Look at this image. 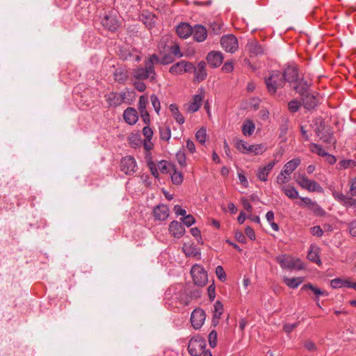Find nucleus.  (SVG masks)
<instances>
[{
    "mask_svg": "<svg viewBox=\"0 0 356 356\" xmlns=\"http://www.w3.org/2000/svg\"><path fill=\"white\" fill-rule=\"evenodd\" d=\"M205 339L199 336H195L191 339L188 346V350L191 356H212L211 351L205 350L206 348Z\"/></svg>",
    "mask_w": 356,
    "mask_h": 356,
    "instance_id": "nucleus-1",
    "label": "nucleus"
},
{
    "mask_svg": "<svg viewBox=\"0 0 356 356\" xmlns=\"http://www.w3.org/2000/svg\"><path fill=\"white\" fill-rule=\"evenodd\" d=\"M265 83L268 91L271 95H275L277 90L284 86L285 81L280 71H273L269 76L265 78Z\"/></svg>",
    "mask_w": 356,
    "mask_h": 356,
    "instance_id": "nucleus-2",
    "label": "nucleus"
},
{
    "mask_svg": "<svg viewBox=\"0 0 356 356\" xmlns=\"http://www.w3.org/2000/svg\"><path fill=\"white\" fill-rule=\"evenodd\" d=\"M275 260L283 269L302 270L305 268L300 259H295L286 254H280L276 257Z\"/></svg>",
    "mask_w": 356,
    "mask_h": 356,
    "instance_id": "nucleus-3",
    "label": "nucleus"
},
{
    "mask_svg": "<svg viewBox=\"0 0 356 356\" xmlns=\"http://www.w3.org/2000/svg\"><path fill=\"white\" fill-rule=\"evenodd\" d=\"M133 76L137 80H145L149 79L151 82L156 81L155 70L145 63V67H138L133 72Z\"/></svg>",
    "mask_w": 356,
    "mask_h": 356,
    "instance_id": "nucleus-4",
    "label": "nucleus"
},
{
    "mask_svg": "<svg viewBox=\"0 0 356 356\" xmlns=\"http://www.w3.org/2000/svg\"><path fill=\"white\" fill-rule=\"evenodd\" d=\"M191 274L195 285L203 286L207 283V273L200 265H194L191 268Z\"/></svg>",
    "mask_w": 356,
    "mask_h": 356,
    "instance_id": "nucleus-5",
    "label": "nucleus"
},
{
    "mask_svg": "<svg viewBox=\"0 0 356 356\" xmlns=\"http://www.w3.org/2000/svg\"><path fill=\"white\" fill-rule=\"evenodd\" d=\"M297 183L310 192L323 193V188L316 181L308 179L305 175H300L296 179Z\"/></svg>",
    "mask_w": 356,
    "mask_h": 356,
    "instance_id": "nucleus-6",
    "label": "nucleus"
},
{
    "mask_svg": "<svg viewBox=\"0 0 356 356\" xmlns=\"http://www.w3.org/2000/svg\"><path fill=\"white\" fill-rule=\"evenodd\" d=\"M222 47L227 52L234 53L238 48V40L232 34L223 35L220 39Z\"/></svg>",
    "mask_w": 356,
    "mask_h": 356,
    "instance_id": "nucleus-7",
    "label": "nucleus"
},
{
    "mask_svg": "<svg viewBox=\"0 0 356 356\" xmlns=\"http://www.w3.org/2000/svg\"><path fill=\"white\" fill-rule=\"evenodd\" d=\"M120 170L127 175H133L137 170V164L135 159L131 156H127L121 159Z\"/></svg>",
    "mask_w": 356,
    "mask_h": 356,
    "instance_id": "nucleus-8",
    "label": "nucleus"
},
{
    "mask_svg": "<svg viewBox=\"0 0 356 356\" xmlns=\"http://www.w3.org/2000/svg\"><path fill=\"white\" fill-rule=\"evenodd\" d=\"M125 92H111L105 95L106 101L109 107H117L120 106L126 98Z\"/></svg>",
    "mask_w": 356,
    "mask_h": 356,
    "instance_id": "nucleus-9",
    "label": "nucleus"
},
{
    "mask_svg": "<svg viewBox=\"0 0 356 356\" xmlns=\"http://www.w3.org/2000/svg\"><path fill=\"white\" fill-rule=\"evenodd\" d=\"M206 318V314L202 309L197 308L193 311L191 316V322L192 326L197 330L200 328Z\"/></svg>",
    "mask_w": 356,
    "mask_h": 356,
    "instance_id": "nucleus-10",
    "label": "nucleus"
},
{
    "mask_svg": "<svg viewBox=\"0 0 356 356\" xmlns=\"http://www.w3.org/2000/svg\"><path fill=\"white\" fill-rule=\"evenodd\" d=\"M282 74L285 82L295 83L299 79L298 69L296 65H289L284 69Z\"/></svg>",
    "mask_w": 356,
    "mask_h": 356,
    "instance_id": "nucleus-11",
    "label": "nucleus"
},
{
    "mask_svg": "<svg viewBox=\"0 0 356 356\" xmlns=\"http://www.w3.org/2000/svg\"><path fill=\"white\" fill-rule=\"evenodd\" d=\"M209 65L212 68H216L221 65L223 60V56L220 51H210L206 58Z\"/></svg>",
    "mask_w": 356,
    "mask_h": 356,
    "instance_id": "nucleus-12",
    "label": "nucleus"
},
{
    "mask_svg": "<svg viewBox=\"0 0 356 356\" xmlns=\"http://www.w3.org/2000/svg\"><path fill=\"white\" fill-rule=\"evenodd\" d=\"M102 26L108 31L114 32L119 28V22L115 16L105 15L102 19Z\"/></svg>",
    "mask_w": 356,
    "mask_h": 356,
    "instance_id": "nucleus-13",
    "label": "nucleus"
},
{
    "mask_svg": "<svg viewBox=\"0 0 356 356\" xmlns=\"http://www.w3.org/2000/svg\"><path fill=\"white\" fill-rule=\"evenodd\" d=\"M301 102L305 108L307 110L314 109L318 103L317 97L311 92H307L301 96Z\"/></svg>",
    "mask_w": 356,
    "mask_h": 356,
    "instance_id": "nucleus-14",
    "label": "nucleus"
},
{
    "mask_svg": "<svg viewBox=\"0 0 356 356\" xmlns=\"http://www.w3.org/2000/svg\"><path fill=\"white\" fill-rule=\"evenodd\" d=\"M301 290H302V291L310 290L315 295L314 300L316 301V305L319 307H321L320 304L318 302L319 296H328V293L326 291L322 290L320 288L314 286L311 283H308L307 284L303 285Z\"/></svg>",
    "mask_w": 356,
    "mask_h": 356,
    "instance_id": "nucleus-15",
    "label": "nucleus"
},
{
    "mask_svg": "<svg viewBox=\"0 0 356 356\" xmlns=\"http://www.w3.org/2000/svg\"><path fill=\"white\" fill-rule=\"evenodd\" d=\"M204 97V91L203 89H200L199 93L197 95H195L193 97V101L190 104L188 105V111L191 113L196 112L199 110L202 102Z\"/></svg>",
    "mask_w": 356,
    "mask_h": 356,
    "instance_id": "nucleus-16",
    "label": "nucleus"
},
{
    "mask_svg": "<svg viewBox=\"0 0 356 356\" xmlns=\"http://www.w3.org/2000/svg\"><path fill=\"white\" fill-rule=\"evenodd\" d=\"M169 232L175 238H179L185 233V228L181 222L172 221L169 225Z\"/></svg>",
    "mask_w": 356,
    "mask_h": 356,
    "instance_id": "nucleus-17",
    "label": "nucleus"
},
{
    "mask_svg": "<svg viewBox=\"0 0 356 356\" xmlns=\"http://www.w3.org/2000/svg\"><path fill=\"white\" fill-rule=\"evenodd\" d=\"M275 165V161H273L268 163L266 165L259 168L257 172V177L258 179L262 181H266L268 180V176L272 171Z\"/></svg>",
    "mask_w": 356,
    "mask_h": 356,
    "instance_id": "nucleus-18",
    "label": "nucleus"
},
{
    "mask_svg": "<svg viewBox=\"0 0 356 356\" xmlns=\"http://www.w3.org/2000/svg\"><path fill=\"white\" fill-rule=\"evenodd\" d=\"M192 35L195 41L201 42L207 38V31L203 26L197 24L193 28Z\"/></svg>",
    "mask_w": 356,
    "mask_h": 356,
    "instance_id": "nucleus-19",
    "label": "nucleus"
},
{
    "mask_svg": "<svg viewBox=\"0 0 356 356\" xmlns=\"http://www.w3.org/2000/svg\"><path fill=\"white\" fill-rule=\"evenodd\" d=\"M193 73L195 74V81L197 82H201L204 80L207 76L206 63L204 61H200L197 66L195 67Z\"/></svg>",
    "mask_w": 356,
    "mask_h": 356,
    "instance_id": "nucleus-20",
    "label": "nucleus"
},
{
    "mask_svg": "<svg viewBox=\"0 0 356 356\" xmlns=\"http://www.w3.org/2000/svg\"><path fill=\"white\" fill-rule=\"evenodd\" d=\"M123 116L124 121L131 125L135 124L138 120L137 111L131 107H129L125 109Z\"/></svg>",
    "mask_w": 356,
    "mask_h": 356,
    "instance_id": "nucleus-21",
    "label": "nucleus"
},
{
    "mask_svg": "<svg viewBox=\"0 0 356 356\" xmlns=\"http://www.w3.org/2000/svg\"><path fill=\"white\" fill-rule=\"evenodd\" d=\"M154 216L156 220H165L169 216V209L165 204L157 205L154 209Z\"/></svg>",
    "mask_w": 356,
    "mask_h": 356,
    "instance_id": "nucleus-22",
    "label": "nucleus"
},
{
    "mask_svg": "<svg viewBox=\"0 0 356 356\" xmlns=\"http://www.w3.org/2000/svg\"><path fill=\"white\" fill-rule=\"evenodd\" d=\"M295 83L296 85L293 88L300 96L309 92L311 84L307 81L304 79H298V81L295 82Z\"/></svg>",
    "mask_w": 356,
    "mask_h": 356,
    "instance_id": "nucleus-23",
    "label": "nucleus"
},
{
    "mask_svg": "<svg viewBox=\"0 0 356 356\" xmlns=\"http://www.w3.org/2000/svg\"><path fill=\"white\" fill-rule=\"evenodd\" d=\"M177 35L181 38H186L192 35L193 28L188 23H181L176 28Z\"/></svg>",
    "mask_w": 356,
    "mask_h": 356,
    "instance_id": "nucleus-24",
    "label": "nucleus"
},
{
    "mask_svg": "<svg viewBox=\"0 0 356 356\" xmlns=\"http://www.w3.org/2000/svg\"><path fill=\"white\" fill-rule=\"evenodd\" d=\"M301 160L299 158H295L288 161L282 169V173L286 175H290L296 168L300 164Z\"/></svg>",
    "mask_w": 356,
    "mask_h": 356,
    "instance_id": "nucleus-25",
    "label": "nucleus"
},
{
    "mask_svg": "<svg viewBox=\"0 0 356 356\" xmlns=\"http://www.w3.org/2000/svg\"><path fill=\"white\" fill-rule=\"evenodd\" d=\"M182 250L186 254V257H197L200 254V250L197 248V246L194 244H187L184 243Z\"/></svg>",
    "mask_w": 356,
    "mask_h": 356,
    "instance_id": "nucleus-26",
    "label": "nucleus"
},
{
    "mask_svg": "<svg viewBox=\"0 0 356 356\" xmlns=\"http://www.w3.org/2000/svg\"><path fill=\"white\" fill-rule=\"evenodd\" d=\"M223 312V305L219 300L216 301L214 305L213 323L216 325Z\"/></svg>",
    "mask_w": 356,
    "mask_h": 356,
    "instance_id": "nucleus-27",
    "label": "nucleus"
},
{
    "mask_svg": "<svg viewBox=\"0 0 356 356\" xmlns=\"http://www.w3.org/2000/svg\"><path fill=\"white\" fill-rule=\"evenodd\" d=\"M113 76L115 81L124 83L128 79L127 71L122 68L117 69L113 73Z\"/></svg>",
    "mask_w": 356,
    "mask_h": 356,
    "instance_id": "nucleus-28",
    "label": "nucleus"
},
{
    "mask_svg": "<svg viewBox=\"0 0 356 356\" xmlns=\"http://www.w3.org/2000/svg\"><path fill=\"white\" fill-rule=\"evenodd\" d=\"M147 65L150 66L152 69H154V65L159 63L165 65L170 63L168 60L165 59H160L156 54H152L147 60L145 61Z\"/></svg>",
    "mask_w": 356,
    "mask_h": 356,
    "instance_id": "nucleus-29",
    "label": "nucleus"
},
{
    "mask_svg": "<svg viewBox=\"0 0 356 356\" xmlns=\"http://www.w3.org/2000/svg\"><path fill=\"white\" fill-rule=\"evenodd\" d=\"M303 282V278L301 277H284V284L291 289H296Z\"/></svg>",
    "mask_w": 356,
    "mask_h": 356,
    "instance_id": "nucleus-30",
    "label": "nucleus"
},
{
    "mask_svg": "<svg viewBox=\"0 0 356 356\" xmlns=\"http://www.w3.org/2000/svg\"><path fill=\"white\" fill-rule=\"evenodd\" d=\"M169 108L176 121L180 124H184L185 122L184 118L180 113L177 105L172 104L170 105Z\"/></svg>",
    "mask_w": 356,
    "mask_h": 356,
    "instance_id": "nucleus-31",
    "label": "nucleus"
},
{
    "mask_svg": "<svg viewBox=\"0 0 356 356\" xmlns=\"http://www.w3.org/2000/svg\"><path fill=\"white\" fill-rule=\"evenodd\" d=\"M351 281L350 280H343L341 278H335L330 282V285L333 289L348 287L350 285Z\"/></svg>",
    "mask_w": 356,
    "mask_h": 356,
    "instance_id": "nucleus-32",
    "label": "nucleus"
},
{
    "mask_svg": "<svg viewBox=\"0 0 356 356\" xmlns=\"http://www.w3.org/2000/svg\"><path fill=\"white\" fill-rule=\"evenodd\" d=\"M255 129V125L251 120H246L242 126V132L245 136H251Z\"/></svg>",
    "mask_w": 356,
    "mask_h": 356,
    "instance_id": "nucleus-33",
    "label": "nucleus"
},
{
    "mask_svg": "<svg viewBox=\"0 0 356 356\" xmlns=\"http://www.w3.org/2000/svg\"><path fill=\"white\" fill-rule=\"evenodd\" d=\"M332 196L335 200L339 202L341 204L345 207L347 201L348 200L349 195H344L343 193L333 191Z\"/></svg>",
    "mask_w": 356,
    "mask_h": 356,
    "instance_id": "nucleus-34",
    "label": "nucleus"
},
{
    "mask_svg": "<svg viewBox=\"0 0 356 356\" xmlns=\"http://www.w3.org/2000/svg\"><path fill=\"white\" fill-rule=\"evenodd\" d=\"M173 172L171 175V179L174 184L180 185L183 181V175L178 172L174 165L172 166Z\"/></svg>",
    "mask_w": 356,
    "mask_h": 356,
    "instance_id": "nucleus-35",
    "label": "nucleus"
},
{
    "mask_svg": "<svg viewBox=\"0 0 356 356\" xmlns=\"http://www.w3.org/2000/svg\"><path fill=\"white\" fill-rule=\"evenodd\" d=\"M248 50L251 54L256 56L263 53L262 47L255 41L248 44Z\"/></svg>",
    "mask_w": 356,
    "mask_h": 356,
    "instance_id": "nucleus-36",
    "label": "nucleus"
},
{
    "mask_svg": "<svg viewBox=\"0 0 356 356\" xmlns=\"http://www.w3.org/2000/svg\"><path fill=\"white\" fill-rule=\"evenodd\" d=\"M234 142H235V143H234L235 147L239 152H241L243 154H248V146L250 145H248L244 140H240V139H235Z\"/></svg>",
    "mask_w": 356,
    "mask_h": 356,
    "instance_id": "nucleus-37",
    "label": "nucleus"
},
{
    "mask_svg": "<svg viewBox=\"0 0 356 356\" xmlns=\"http://www.w3.org/2000/svg\"><path fill=\"white\" fill-rule=\"evenodd\" d=\"M160 137L162 140L168 141L171 137V130L169 126H162L159 127Z\"/></svg>",
    "mask_w": 356,
    "mask_h": 356,
    "instance_id": "nucleus-38",
    "label": "nucleus"
},
{
    "mask_svg": "<svg viewBox=\"0 0 356 356\" xmlns=\"http://www.w3.org/2000/svg\"><path fill=\"white\" fill-rule=\"evenodd\" d=\"M184 60L177 62L172 65L170 68V72L172 74H180L184 72Z\"/></svg>",
    "mask_w": 356,
    "mask_h": 356,
    "instance_id": "nucleus-39",
    "label": "nucleus"
},
{
    "mask_svg": "<svg viewBox=\"0 0 356 356\" xmlns=\"http://www.w3.org/2000/svg\"><path fill=\"white\" fill-rule=\"evenodd\" d=\"M265 150V147L262 145H250L248 149V153H254L255 155L261 154Z\"/></svg>",
    "mask_w": 356,
    "mask_h": 356,
    "instance_id": "nucleus-40",
    "label": "nucleus"
},
{
    "mask_svg": "<svg viewBox=\"0 0 356 356\" xmlns=\"http://www.w3.org/2000/svg\"><path fill=\"white\" fill-rule=\"evenodd\" d=\"M308 209L319 216H323L325 214L324 209L316 202H313Z\"/></svg>",
    "mask_w": 356,
    "mask_h": 356,
    "instance_id": "nucleus-41",
    "label": "nucleus"
},
{
    "mask_svg": "<svg viewBox=\"0 0 356 356\" xmlns=\"http://www.w3.org/2000/svg\"><path fill=\"white\" fill-rule=\"evenodd\" d=\"M196 140L201 144H204L207 140L206 129L202 127L195 134Z\"/></svg>",
    "mask_w": 356,
    "mask_h": 356,
    "instance_id": "nucleus-42",
    "label": "nucleus"
},
{
    "mask_svg": "<svg viewBox=\"0 0 356 356\" xmlns=\"http://www.w3.org/2000/svg\"><path fill=\"white\" fill-rule=\"evenodd\" d=\"M148 104V99L145 95H141L138 100V111L140 113L147 111V105Z\"/></svg>",
    "mask_w": 356,
    "mask_h": 356,
    "instance_id": "nucleus-43",
    "label": "nucleus"
},
{
    "mask_svg": "<svg viewBox=\"0 0 356 356\" xmlns=\"http://www.w3.org/2000/svg\"><path fill=\"white\" fill-rule=\"evenodd\" d=\"M309 148L311 152L317 154L318 156L324 157L325 155H327V152L319 145L312 143Z\"/></svg>",
    "mask_w": 356,
    "mask_h": 356,
    "instance_id": "nucleus-44",
    "label": "nucleus"
},
{
    "mask_svg": "<svg viewBox=\"0 0 356 356\" xmlns=\"http://www.w3.org/2000/svg\"><path fill=\"white\" fill-rule=\"evenodd\" d=\"M284 194L291 199H296L298 197V191L292 186H289L284 190Z\"/></svg>",
    "mask_w": 356,
    "mask_h": 356,
    "instance_id": "nucleus-45",
    "label": "nucleus"
},
{
    "mask_svg": "<svg viewBox=\"0 0 356 356\" xmlns=\"http://www.w3.org/2000/svg\"><path fill=\"white\" fill-rule=\"evenodd\" d=\"M301 106V102L298 100H292L288 103V109L291 113L297 112Z\"/></svg>",
    "mask_w": 356,
    "mask_h": 356,
    "instance_id": "nucleus-46",
    "label": "nucleus"
},
{
    "mask_svg": "<svg viewBox=\"0 0 356 356\" xmlns=\"http://www.w3.org/2000/svg\"><path fill=\"white\" fill-rule=\"evenodd\" d=\"M222 24L218 22H212L209 24V31H212L214 34L218 35L221 32Z\"/></svg>",
    "mask_w": 356,
    "mask_h": 356,
    "instance_id": "nucleus-47",
    "label": "nucleus"
},
{
    "mask_svg": "<svg viewBox=\"0 0 356 356\" xmlns=\"http://www.w3.org/2000/svg\"><path fill=\"white\" fill-rule=\"evenodd\" d=\"M307 258L309 261L321 264V261L316 251L310 250L307 254Z\"/></svg>",
    "mask_w": 356,
    "mask_h": 356,
    "instance_id": "nucleus-48",
    "label": "nucleus"
},
{
    "mask_svg": "<svg viewBox=\"0 0 356 356\" xmlns=\"http://www.w3.org/2000/svg\"><path fill=\"white\" fill-rule=\"evenodd\" d=\"M152 104L156 112V113L159 114V111L161 109V104L160 101L158 99L157 96L156 95H152L150 97Z\"/></svg>",
    "mask_w": 356,
    "mask_h": 356,
    "instance_id": "nucleus-49",
    "label": "nucleus"
},
{
    "mask_svg": "<svg viewBox=\"0 0 356 356\" xmlns=\"http://www.w3.org/2000/svg\"><path fill=\"white\" fill-rule=\"evenodd\" d=\"M208 339L210 346L214 348L217 343V332L212 330L209 334Z\"/></svg>",
    "mask_w": 356,
    "mask_h": 356,
    "instance_id": "nucleus-50",
    "label": "nucleus"
},
{
    "mask_svg": "<svg viewBox=\"0 0 356 356\" xmlns=\"http://www.w3.org/2000/svg\"><path fill=\"white\" fill-rule=\"evenodd\" d=\"M339 168H348L349 167H354L355 165V162L353 160H342L339 163Z\"/></svg>",
    "mask_w": 356,
    "mask_h": 356,
    "instance_id": "nucleus-51",
    "label": "nucleus"
},
{
    "mask_svg": "<svg viewBox=\"0 0 356 356\" xmlns=\"http://www.w3.org/2000/svg\"><path fill=\"white\" fill-rule=\"evenodd\" d=\"M183 223L187 227H190L195 222L194 217L192 215H186L181 218Z\"/></svg>",
    "mask_w": 356,
    "mask_h": 356,
    "instance_id": "nucleus-52",
    "label": "nucleus"
},
{
    "mask_svg": "<svg viewBox=\"0 0 356 356\" xmlns=\"http://www.w3.org/2000/svg\"><path fill=\"white\" fill-rule=\"evenodd\" d=\"M216 274L220 280L225 281L226 280V273L221 266L216 267Z\"/></svg>",
    "mask_w": 356,
    "mask_h": 356,
    "instance_id": "nucleus-53",
    "label": "nucleus"
},
{
    "mask_svg": "<svg viewBox=\"0 0 356 356\" xmlns=\"http://www.w3.org/2000/svg\"><path fill=\"white\" fill-rule=\"evenodd\" d=\"M143 134L146 139L149 142L153 136V131L149 126H145L143 129Z\"/></svg>",
    "mask_w": 356,
    "mask_h": 356,
    "instance_id": "nucleus-54",
    "label": "nucleus"
},
{
    "mask_svg": "<svg viewBox=\"0 0 356 356\" xmlns=\"http://www.w3.org/2000/svg\"><path fill=\"white\" fill-rule=\"evenodd\" d=\"M176 157H177L179 164L181 167H185L186 165V156H185L184 153L179 152L177 154Z\"/></svg>",
    "mask_w": 356,
    "mask_h": 356,
    "instance_id": "nucleus-55",
    "label": "nucleus"
},
{
    "mask_svg": "<svg viewBox=\"0 0 356 356\" xmlns=\"http://www.w3.org/2000/svg\"><path fill=\"white\" fill-rule=\"evenodd\" d=\"M319 138L324 143L329 144L333 143V137L331 133H323Z\"/></svg>",
    "mask_w": 356,
    "mask_h": 356,
    "instance_id": "nucleus-56",
    "label": "nucleus"
},
{
    "mask_svg": "<svg viewBox=\"0 0 356 356\" xmlns=\"http://www.w3.org/2000/svg\"><path fill=\"white\" fill-rule=\"evenodd\" d=\"M310 232L314 236H316L318 237L322 236L323 234V231L320 226H314L311 227Z\"/></svg>",
    "mask_w": 356,
    "mask_h": 356,
    "instance_id": "nucleus-57",
    "label": "nucleus"
},
{
    "mask_svg": "<svg viewBox=\"0 0 356 356\" xmlns=\"http://www.w3.org/2000/svg\"><path fill=\"white\" fill-rule=\"evenodd\" d=\"M207 291H208V295H209L210 300L211 301L214 300V299L216 298V287H215V285L213 284H211L208 287Z\"/></svg>",
    "mask_w": 356,
    "mask_h": 356,
    "instance_id": "nucleus-58",
    "label": "nucleus"
},
{
    "mask_svg": "<svg viewBox=\"0 0 356 356\" xmlns=\"http://www.w3.org/2000/svg\"><path fill=\"white\" fill-rule=\"evenodd\" d=\"M234 70V64L232 61H227L224 63L222 70L225 72H231Z\"/></svg>",
    "mask_w": 356,
    "mask_h": 356,
    "instance_id": "nucleus-59",
    "label": "nucleus"
},
{
    "mask_svg": "<svg viewBox=\"0 0 356 356\" xmlns=\"http://www.w3.org/2000/svg\"><path fill=\"white\" fill-rule=\"evenodd\" d=\"M184 67V72H193L195 67L193 65V64L192 63L184 60V67Z\"/></svg>",
    "mask_w": 356,
    "mask_h": 356,
    "instance_id": "nucleus-60",
    "label": "nucleus"
},
{
    "mask_svg": "<svg viewBox=\"0 0 356 356\" xmlns=\"http://www.w3.org/2000/svg\"><path fill=\"white\" fill-rule=\"evenodd\" d=\"M140 81V80H138V81H135L134 83V86L135 88L139 92H144L146 89V85L143 82Z\"/></svg>",
    "mask_w": 356,
    "mask_h": 356,
    "instance_id": "nucleus-61",
    "label": "nucleus"
},
{
    "mask_svg": "<svg viewBox=\"0 0 356 356\" xmlns=\"http://www.w3.org/2000/svg\"><path fill=\"white\" fill-rule=\"evenodd\" d=\"M288 181H289L288 177H286L285 173H282V170L281 172L278 175V176L277 177V182L279 184H282L286 183Z\"/></svg>",
    "mask_w": 356,
    "mask_h": 356,
    "instance_id": "nucleus-62",
    "label": "nucleus"
},
{
    "mask_svg": "<svg viewBox=\"0 0 356 356\" xmlns=\"http://www.w3.org/2000/svg\"><path fill=\"white\" fill-rule=\"evenodd\" d=\"M245 232L250 240L254 241L255 239L254 231L251 227L247 226L245 229Z\"/></svg>",
    "mask_w": 356,
    "mask_h": 356,
    "instance_id": "nucleus-63",
    "label": "nucleus"
},
{
    "mask_svg": "<svg viewBox=\"0 0 356 356\" xmlns=\"http://www.w3.org/2000/svg\"><path fill=\"white\" fill-rule=\"evenodd\" d=\"M349 232L353 236H356V220L349 223Z\"/></svg>",
    "mask_w": 356,
    "mask_h": 356,
    "instance_id": "nucleus-64",
    "label": "nucleus"
}]
</instances>
